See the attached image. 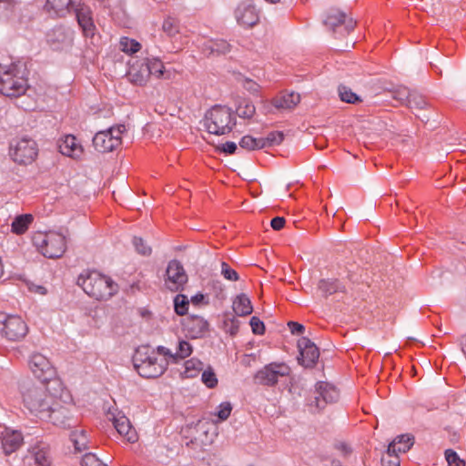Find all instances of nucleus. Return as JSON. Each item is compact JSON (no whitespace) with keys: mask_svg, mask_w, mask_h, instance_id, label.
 <instances>
[{"mask_svg":"<svg viewBox=\"0 0 466 466\" xmlns=\"http://www.w3.org/2000/svg\"><path fill=\"white\" fill-rule=\"evenodd\" d=\"M77 285L97 300L108 299L118 291V285L111 278L96 270L85 271L77 278Z\"/></svg>","mask_w":466,"mask_h":466,"instance_id":"obj_1","label":"nucleus"},{"mask_svg":"<svg viewBox=\"0 0 466 466\" xmlns=\"http://www.w3.org/2000/svg\"><path fill=\"white\" fill-rule=\"evenodd\" d=\"M135 370L141 377L154 379L160 377L167 368V358H159L149 346L138 347L132 358Z\"/></svg>","mask_w":466,"mask_h":466,"instance_id":"obj_2","label":"nucleus"},{"mask_svg":"<svg viewBox=\"0 0 466 466\" xmlns=\"http://www.w3.org/2000/svg\"><path fill=\"white\" fill-rule=\"evenodd\" d=\"M28 79L25 68L17 63L5 66L0 75V93L9 97H18L25 95L28 89Z\"/></svg>","mask_w":466,"mask_h":466,"instance_id":"obj_3","label":"nucleus"},{"mask_svg":"<svg viewBox=\"0 0 466 466\" xmlns=\"http://www.w3.org/2000/svg\"><path fill=\"white\" fill-rule=\"evenodd\" d=\"M23 402L31 413L40 419L46 415L47 410L51 409L53 396L48 393L44 383L36 385L32 382H25L21 389Z\"/></svg>","mask_w":466,"mask_h":466,"instance_id":"obj_4","label":"nucleus"},{"mask_svg":"<svg viewBox=\"0 0 466 466\" xmlns=\"http://www.w3.org/2000/svg\"><path fill=\"white\" fill-rule=\"evenodd\" d=\"M235 124L231 109L220 105L212 106L204 118V125L208 133L217 136L228 134Z\"/></svg>","mask_w":466,"mask_h":466,"instance_id":"obj_5","label":"nucleus"},{"mask_svg":"<svg viewBox=\"0 0 466 466\" xmlns=\"http://www.w3.org/2000/svg\"><path fill=\"white\" fill-rule=\"evenodd\" d=\"M33 243L46 258H58L66 249V236L56 232H36Z\"/></svg>","mask_w":466,"mask_h":466,"instance_id":"obj_6","label":"nucleus"},{"mask_svg":"<svg viewBox=\"0 0 466 466\" xmlns=\"http://www.w3.org/2000/svg\"><path fill=\"white\" fill-rule=\"evenodd\" d=\"M0 332L10 341H19L27 334L28 327L19 316L0 313Z\"/></svg>","mask_w":466,"mask_h":466,"instance_id":"obj_7","label":"nucleus"},{"mask_svg":"<svg viewBox=\"0 0 466 466\" xmlns=\"http://www.w3.org/2000/svg\"><path fill=\"white\" fill-rule=\"evenodd\" d=\"M290 372L289 367L281 362H272L259 370L255 375V380L265 386H274L278 383L279 379L289 376Z\"/></svg>","mask_w":466,"mask_h":466,"instance_id":"obj_8","label":"nucleus"},{"mask_svg":"<svg viewBox=\"0 0 466 466\" xmlns=\"http://www.w3.org/2000/svg\"><path fill=\"white\" fill-rule=\"evenodd\" d=\"M10 155L20 165L31 164L37 156L36 143L29 138H22L11 149Z\"/></svg>","mask_w":466,"mask_h":466,"instance_id":"obj_9","label":"nucleus"},{"mask_svg":"<svg viewBox=\"0 0 466 466\" xmlns=\"http://www.w3.org/2000/svg\"><path fill=\"white\" fill-rule=\"evenodd\" d=\"M28 364L33 374L42 383L50 380L56 375V370L49 360L39 352H34L30 356Z\"/></svg>","mask_w":466,"mask_h":466,"instance_id":"obj_10","label":"nucleus"},{"mask_svg":"<svg viewBox=\"0 0 466 466\" xmlns=\"http://www.w3.org/2000/svg\"><path fill=\"white\" fill-rule=\"evenodd\" d=\"M166 276L165 286L172 292L182 290L187 281V275L182 264L176 259L169 261Z\"/></svg>","mask_w":466,"mask_h":466,"instance_id":"obj_11","label":"nucleus"},{"mask_svg":"<svg viewBox=\"0 0 466 466\" xmlns=\"http://www.w3.org/2000/svg\"><path fill=\"white\" fill-rule=\"evenodd\" d=\"M298 348L299 350V363L307 369L315 367L319 358V348L306 337L299 339Z\"/></svg>","mask_w":466,"mask_h":466,"instance_id":"obj_12","label":"nucleus"},{"mask_svg":"<svg viewBox=\"0 0 466 466\" xmlns=\"http://www.w3.org/2000/svg\"><path fill=\"white\" fill-rule=\"evenodd\" d=\"M187 439L189 440L186 441V446L197 452L203 451L205 447L211 442L206 424L201 421L189 429V436Z\"/></svg>","mask_w":466,"mask_h":466,"instance_id":"obj_13","label":"nucleus"},{"mask_svg":"<svg viewBox=\"0 0 466 466\" xmlns=\"http://www.w3.org/2000/svg\"><path fill=\"white\" fill-rule=\"evenodd\" d=\"M234 14L237 23L244 27H252L259 21L258 12L250 1L241 2Z\"/></svg>","mask_w":466,"mask_h":466,"instance_id":"obj_14","label":"nucleus"},{"mask_svg":"<svg viewBox=\"0 0 466 466\" xmlns=\"http://www.w3.org/2000/svg\"><path fill=\"white\" fill-rule=\"evenodd\" d=\"M315 405L318 409H323L326 404L333 403L339 399L337 389L327 382H318L315 392Z\"/></svg>","mask_w":466,"mask_h":466,"instance_id":"obj_15","label":"nucleus"},{"mask_svg":"<svg viewBox=\"0 0 466 466\" xmlns=\"http://www.w3.org/2000/svg\"><path fill=\"white\" fill-rule=\"evenodd\" d=\"M41 420H48L54 425L63 428H70L73 426V419L69 410L61 405L54 407V403L51 404V409L47 410L46 415H44Z\"/></svg>","mask_w":466,"mask_h":466,"instance_id":"obj_16","label":"nucleus"},{"mask_svg":"<svg viewBox=\"0 0 466 466\" xmlns=\"http://www.w3.org/2000/svg\"><path fill=\"white\" fill-rule=\"evenodd\" d=\"M122 143V138L114 137L112 131L104 130L97 132L93 138L95 148L101 153L111 152L118 147Z\"/></svg>","mask_w":466,"mask_h":466,"instance_id":"obj_17","label":"nucleus"},{"mask_svg":"<svg viewBox=\"0 0 466 466\" xmlns=\"http://www.w3.org/2000/svg\"><path fill=\"white\" fill-rule=\"evenodd\" d=\"M184 330L192 339L202 338L208 330V322L200 316L190 315L183 321Z\"/></svg>","mask_w":466,"mask_h":466,"instance_id":"obj_18","label":"nucleus"},{"mask_svg":"<svg viewBox=\"0 0 466 466\" xmlns=\"http://www.w3.org/2000/svg\"><path fill=\"white\" fill-rule=\"evenodd\" d=\"M324 24L332 31L335 30L336 26L344 25V30L347 34L352 31L356 25V22L352 18H347L346 14L339 10H331L327 15Z\"/></svg>","mask_w":466,"mask_h":466,"instance_id":"obj_19","label":"nucleus"},{"mask_svg":"<svg viewBox=\"0 0 466 466\" xmlns=\"http://www.w3.org/2000/svg\"><path fill=\"white\" fill-rule=\"evenodd\" d=\"M76 15L78 25L86 36H93L96 26L92 17V11L89 6L82 5L76 9Z\"/></svg>","mask_w":466,"mask_h":466,"instance_id":"obj_20","label":"nucleus"},{"mask_svg":"<svg viewBox=\"0 0 466 466\" xmlns=\"http://www.w3.org/2000/svg\"><path fill=\"white\" fill-rule=\"evenodd\" d=\"M48 42L56 49L70 46L73 44V33L63 26H57L48 35Z\"/></svg>","mask_w":466,"mask_h":466,"instance_id":"obj_21","label":"nucleus"},{"mask_svg":"<svg viewBox=\"0 0 466 466\" xmlns=\"http://www.w3.org/2000/svg\"><path fill=\"white\" fill-rule=\"evenodd\" d=\"M127 76L131 83L137 86H144L149 79L150 69L145 63L133 64L130 66Z\"/></svg>","mask_w":466,"mask_h":466,"instance_id":"obj_22","label":"nucleus"},{"mask_svg":"<svg viewBox=\"0 0 466 466\" xmlns=\"http://www.w3.org/2000/svg\"><path fill=\"white\" fill-rule=\"evenodd\" d=\"M58 148L61 154L72 158H79L83 154V148L77 143V139L73 135H67L58 143Z\"/></svg>","mask_w":466,"mask_h":466,"instance_id":"obj_23","label":"nucleus"},{"mask_svg":"<svg viewBox=\"0 0 466 466\" xmlns=\"http://www.w3.org/2000/svg\"><path fill=\"white\" fill-rule=\"evenodd\" d=\"M2 447L6 455L15 451L23 442L21 432L17 431H5L1 437Z\"/></svg>","mask_w":466,"mask_h":466,"instance_id":"obj_24","label":"nucleus"},{"mask_svg":"<svg viewBox=\"0 0 466 466\" xmlns=\"http://www.w3.org/2000/svg\"><path fill=\"white\" fill-rule=\"evenodd\" d=\"M71 0H46L45 10L53 17H65L70 11Z\"/></svg>","mask_w":466,"mask_h":466,"instance_id":"obj_25","label":"nucleus"},{"mask_svg":"<svg viewBox=\"0 0 466 466\" xmlns=\"http://www.w3.org/2000/svg\"><path fill=\"white\" fill-rule=\"evenodd\" d=\"M113 425L117 431V432L124 436L127 441L129 442H135L137 441V432L132 428L130 421L128 418H127L125 415L121 416H114L113 419Z\"/></svg>","mask_w":466,"mask_h":466,"instance_id":"obj_26","label":"nucleus"},{"mask_svg":"<svg viewBox=\"0 0 466 466\" xmlns=\"http://www.w3.org/2000/svg\"><path fill=\"white\" fill-rule=\"evenodd\" d=\"M300 101V96L298 93H281L271 101L272 105L278 109H293Z\"/></svg>","mask_w":466,"mask_h":466,"instance_id":"obj_27","label":"nucleus"},{"mask_svg":"<svg viewBox=\"0 0 466 466\" xmlns=\"http://www.w3.org/2000/svg\"><path fill=\"white\" fill-rule=\"evenodd\" d=\"M414 444V437L402 434L396 437L388 446V453L407 452Z\"/></svg>","mask_w":466,"mask_h":466,"instance_id":"obj_28","label":"nucleus"},{"mask_svg":"<svg viewBox=\"0 0 466 466\" xmlns=\"http://www.w3.org/2000/svg\"><path fill=\"white\" fill-rule=\"evenodd\" d=\"M232 308L235 314L238 316H248L253 311L251 301L245 294H240L236 297L233 300Z\"/></svg>","mask_w":466,"mask_h":466,"instance_id":"obj_29","label":"nucleus"},{"mask_svg":"<svg viewBox=\"0 0 466 466\" xmlns=\"http://www.w3.org/2000/svg\"><path fill=\"white\" fill-rule=\"evenodd\" d=\"M318 289L324 297L330 296L337 292H344L345 288L338 279H320L318 283Z\"/></svg>","mask_w":466,"mask_h":466,"instance_id":"obj_30","label":"nucleus"},{"mask_svg":"<svg viewBox=\"0 0 466 466\" xmlns=\"http://www.w3.org/2000/svg\"><path fill=\"white\" fill-rule=\"evenodd\" d=\"M32 221L33 216L30 214L17 216L12 223V231L18 235L24 234Z\"/></svg>","mask_w":466,"mask_h":466,"instance_id":"obj_31","label":"nucleus"},{"mask_svg":"<svg viewBox=\"0 0 466 466\" xmlns=\"http://www.w3.org/2000/svg\"><path fill=\"white\" fill-rule=\"evenodd\" d=\"M237 115L244 119H250L256 113L254 104L248 99H241L236 108Z\"/></svg>","mask_w":466,"mask_h":466,"instance_id":"obj_32","label":"nucleus"},{"mask_svg":"<svg viewBox=\"0 0 466 466\" xmlns=\"http://www.w3.org/2000/svg\"><path fill=\"white\" fill-rule=\"evenodd\" d=\"M35 466H50V451L47 447H35L33 450Z\"/></svg>","mask_w":466,"mask_h":466,"instance_id":"obj_33","label":"nucleus"},{"mask_svg":"<svg viewBox=\"0 0 466 466\" xmlns=\"http://www.w3.org/2000/svg\"><path fill=\"white\" fill-rule=\"evenodd\" d=\"M71 441L74 443L75 449L77 451H83L87 448V436L86 431H76L70 435Z\"/></svg>","mask_w":466,"mask_h":466,"instance_id":"obj_34","label":"nucleus"},{"mask_svg":"<svg viewBox=\"0 0 466 466\" xmlns=\"http://www.w3.org/2000/svg\"><path fill=\"white\" fill-rule=\"evenodd\" d=\"M193 348L191 344L184 339L178 341L177 350L173 353V361L177 362L179 360H184L192 353Z\"/></svg>","mask_w":466,"mask_h":466,"instance_id":"obj_35","label":"nucleus"},{"mask_svg":"<svg viewBox=\"0 0 466 466\" xmlns=\"http://www.w3.org/2000/svg\"><path fill=\"white\" fill-rule=\"evenodd\" d=\"M119 48L122 52L132 55L140 50L141 45L135 39L121 37Z\"/></svg>","mask_w":466,"mask_h":466,"instance_id":"obj_36","label":"nucleus"},{"mask_svg":"<svg viewBox=\"0 0 466 466\" xmlns=\"http://www.w3.org/2000/svg\"><path fill=\"white\" fill-rule=\"evenodd\" d=\"M203 369V363L195 358L185 362V375L187 378L196 377Z\"/></svg>","mask_w":466,"mask_h":466,"instance_id":"obj_37","label":"nucleus"},{"mask_svg":"<svg viewBox=\"0 0 466 466\" xmlns=\"http://www.w3.org/2000/svg\"><path fill=\"white\" fill-rule=\"evenodd\" d=\"M189 300L184 294H177L174 298V309L178 316H184L188 310Z\"/></svg>","mask_w":466,"mask_h":466,"instance_id":"obj_38","label":"nucleus"},{"mask_svg":"<svg viewBox=\"0 0 466 466\" xmlns=\"http://www.w3.org/2000/svg\"><path fill=\"white\" fill-rule=\"evenodd\" d=\"M239 146L248 150L261 149L265 147L260 138H254L251 136H245L241 138Z\"/></svg>","mask_w":466,"mask_h":466,"instance_id":"obj_39","label":"nucleus"},{"mask_svg":"<svg viewBox=\"0 0 466 466\" xmlns=\"http://www.w3.org/2000/svg\"><path fill=\"white\" fill-rule=\"evenodd\" d=\"M211 54L224 55L229 52L230 45L225 40L210 41L207 46Z\"/></svg>","mask_w":466,"mask_h":466,"instance_id":"obj_40","label":"nucleus"},{"mask_svg":"<svg viewBox=\"0 0 466 466\" xmlns=\"http://www.w3.org/2000/svg\"><path fill=\"white\" fill-rule=\"evenodd\" d=\"M339 95L340 99L346 103L355 104L361 101L359 96H357L351 91L350 88L345 86H339Z\"/></svg>","mask_w":466,"mask_h":466,"instance_id":"obj_41","label":"nucleus"},{"mask_svg":"<svg viewBox=\"0 0 466 466\" xmlns=\"http://www.w3.org/2000/svg\"><path fill=\"white\" fill-rule=\"evenodd\" d=\"M260 139L265 144V147L279 145L284 139V134L281 131H272L266 137H261Z\"/></svg>","mask_w":466,"mask_h":466,"instance_id":"obj_42","label":"nucleus"},{"mask_svg":"<svg viewBox=\"0 0 466 466\" xmlns=\"http://www.w3.org/2000/svg\"><path fill=\"white\" fill-rule=\"evenodd\" d=\"M427 102L425 101L424 97L416 93L411 91L410 96L409 97L407 106L410 108H416V109H422L426 106Z\"/></svg>","mask_w":466,"mask_h":466,"instance_id":"obj_43","label":"nucleus"},{"mask_svg":"<svg viewBox=\"0 0 466 466\" xmlns=\"http://www.w3.org/2000/svg\"><path fill=\"white\" fill-rule=\"evenodd\" d=\"M162 28L169 36H173L179 31L178 22L173 17H167L164 20Z\"/></svg>","mask_w":466,"mask_h":466,"instance_id":"obj_44","label":"nucleus"},{"mask_svg":"<svg viewBox=\"0 0 466 466\" xmlns=\"http://www.w3.org/2000/svg\"><path fill=\"white\" fill-rule=\"evenodd\" d=\"M201 380L202 382L209 389H213L218 385V379L211 368L203 371Z\"/></svg>","mask_w":466,"mask_h":466,"instance_id":"obj_45","label":"nucleus"},{"mask_svg":"<svg viewBox=\"0 0 466 466\" xmlns=\"http://www.w3.org/2000/svg\"><path fill=\"white\" fill-rule=\"evenodd\" d=\"M410 92L407 87L400 86L392 92V97L400 103L407 105Z\"/></svg>","mask_w":466,"mask_h":466,"instance_id":"obj_46","label":"nucleus"},{"mask_svg":"<svg viewBox=\"0 0 466 466\" xmlns=\"http://www.w3.org/2000/svg\"><path fill=\"white\" fill-rule=\"evenodd\" d=\"M445 458L449 466H465L466 463L463 460L460 459L458 454L453 450L445 451Z\"/></svg>","mask_w":466,"mask_h":466,"instance_id":"obj_47","label":"nucleus"},{"mask_svg":"<svg viewBox=\"0 0 466 466\" xmlns=\"http://www.w3.org/2000/svg\"><path fill=\"white\" fill-rule=\"evenodd\" d=\"M221 274L226 279L230 281H237L239 279L237 271L231 268L226 262L221 263Z\"/></svg>","mask_w":466,"mask_h":466,"instance_id":"obj_48","label":"nucleus"},{"mask_svg":"<svg viewBox=\"0 0 466 466\" xmlns=\"http://www.w3.org/2000/svg\"><path fill=\"white\" fill-rule=\"evenodd\" d=\"M82 466H106L94 453H86L82 458Z\"/></svg>","mask_w":466,"mask_h":466,"instance_id":"obj_49","label":"nucleus"},{"mask_svg":"<svg viewBox=\"0 0 466 466\" xmlns=\"http://www.w3.org/2000/svg\"><path fill=\"white\" fill-rule=\"evenodd\" d=\"M133 244L136 248V250L139 254L144 255V256H148L151 254V248L147 247L141 238L134 237Z\"/></svg>","mask_w":466,"mask_h":466,"instance_id":"obj_50","label":"nucleus"},{"mask_svg":"<svg viewBox=\"0 0 466 466\" xmlns=\"http://www.w3.org/2000/svg\"><path fill=\"white\" fill-rule=\"evenodd\" d=\"M232 411V406L230 402H222L218 407V417L220 420H226Z\"/></svg>","mask_w":466,"mask_h":466,"instance_id":"obj_51","label":"nucleus"},{"mask_svg":"<svg viewBox=\"0 0 466 466\" xmlns=\"http://www.w3.org/2000/svg\"><path fill=\"white\" fill-rule=\"evenodd\" d=\"M382 466H400V459L397 453H388L381 458Z\"/></svg>","mask_w":466,"mask_h":466,"instance_id":"obj_52","label":"nucleus"},{"mask_svg":"<svg viewBox=\"0 0 466 466\" xmlns=\"http://www.w3.org/2000/svg\"><path fill=\"white\" fill-rule=\"evenodd\" d=\"M249 324L251 326L253 333L261 335L265 332L264 323L258 317H252L250 319Z\"/></svg>","mask_w":466,"mask_h":466,"instance_id":"obj_53","label":"nucleus"},{"mask_svg":"<svg viewBox=\"0 0 466 466\" xmlns=\"http://www.w3.org/2000/svg\"><path fill=\"white\" fill-rule=\"evenodd\" d=\"M150 69V75H157V76H160L163 75V69L164 66L159 60H155L150 63H145Z\"/></svg>","mask_w":466,"mask_h":466,"instance_id":"obj_54","label":"nucleus"},{"mask_svg":"<svg viewBox=\"0 0 466 466\" xmlns=\"http://www.w3.org/2000/svg\"><path fill=\"white\" fill-rule=\"evenodd\" d=\"M335 448L341 452L343 456H349L352 452L351 447L345 441H339Z\"/></svg>","mask_w":466,"mask_h":466,"instance_id":"obj_55","label":"nucleus"},{"mask_svg":"<svg viewBox=\"0 0 466 466\" xmlns=\"http://www.w3.org/2000/svg\"><path fill=\"white\" fill-rule=\"evenodd\" d=\"M222 152L226 153V154H234L237 150V145L236 143L234 142H231V141H228L224 144H222L219 147H218Z\"/></svg>","mask_w":466,"mask_h":466,"instance_id":"obj_56","label":"nucleus"},{"mask_svg":"<svg viewBox=\"0 0 466 466\" xmlns=\"http://www.w3.org/2000/svg\"><path fill=\"white\" fill-rule=\"evenodd\" d=\"M288 326L292 334L299 335V334H302L303 331L305 330L304 326L299 322L289 321L288 323Z\"/></svg>","mask_w":466,"mask_h":466,"instance_id":"obj_57","label":"nucleus"},{"mask_svg":"<svg viewBox=\"0 0 466 466\" xmlns=\"http://www.w3.org/2000/svg\"><path fill=\"white\" fill-rule=\"evenodd\" d=\"M285 218L283 217H276L272 218L270 226L274 230H280L285 226Z\"/></svg>","mask_w":466,"mask_h":466,"instance_id":"obj_58","label":"nucleus"},{"mask_svg":"<svg viewBox=\"0 0 466 466\" xmlns=\"http://www.w3.org/2000/svg\"><path fill=\"white\" fill-rule=\"evenodd\" d=\"M107 130L112 131L114 137L121 138V135L126 131V127L124 125H118L116 127H112Z\"/></svg>","mask_w":466,"mask_h":466,"instance_id":"obj_59","label":"nucleus"},{"mask_svg":"<svg viewBox=\"0 0 466 466\" xmlns=\"http://www.w3.org/2000/svg\"><path fill=\"white\" fill-rule=\"evenodd\" d=\"M156 353H157V354L163 355L164 356L163 358L168 357L169 359H171L173 360V353L171 352V350L163 346H158L157 348Z\"/></svg>","mask_w":466,"mask_h":466,"instance_id":"obj_60","label":"nucleus"},{"mask_svg":"<svg viewBox=\"0 0 466 466\" xmlns=\"http://www.w3.org/2000/svg\"><path fill=\"white\" fill-rule=\"evenodd\" d=\"M245 88L250 92H257L258 90V85L252 80H247L245 83Z\"/></svg>","mask_w":466,"mask_h":466,"instance_id":"obj_61","label":"nucleus"},{"mask_svg":"<svg viewBox=\"0 0 466 466\" xmlns=\"http://www.w3.org/2000/svg\"><path fill=\"white\" fill-rule=\"evenodd\" d=\"M204 299V295L201 293H198L191 298V301L193 304H198L202 302Z\"/></svg>","mask_w":466,"mask_h":466,"instance_id":"obj_62","label":"nucleus"},{"mask_svg":"<svg viewBox=\"0 0 466 466\" xmlns=\"http://www.w3.org/2000/svg\"><path fill=\"white\" fill-rule=\"evenodd\" d=\"M35 292H37L41 295H44L46 293V289L43 286H35L34 289H32Z\"/></svg>","mask_w":466,"mask_h":466,"instance_id":"obj_63","label":"nucleus"},{"mask_svg":"<svg viewBox=\"0 0 466 466\" xmlns=\"http://www.w3.org/2000/svg\"><path fill=\"white\" fill-rule=\"evenodd\" d=\"M103 8H110V0H96Z\"/></svg>","mask_w":466,"mask_h":466,"instance_id":"obj_64","label":"nucleus"}]
</instances>
